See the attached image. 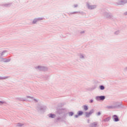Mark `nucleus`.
<instances>
[{
  "mask_svg": "<svg viewBox=\"0 0 127 127\" xmlns=\"http://www.w3.org/2000/svg\"><path fill=\"white\" fill-rule=\"evenodd\" d=\"M94 113V111L91 110L89 112H86L85 113V116L86 117H89L91 115H92Z\"/></svg>",
  "mask_w": 127,
  "mask_h": 127,
  "instance_id": "nucleus-1",
  "label": "nucleus"
},
{
  "mask_svg": "<svg viewBox=\"0 0 127 127\" xmlns=\"http://www.w3.org/2000/svg\"><path fill=\"white\" fill-rule=\"evenodd\" d=\"M105 96H98L96 99L98 101H99L100 100L101 101H104V99H105Z\"/></svg>",
  "mask_w": 127,
  "mask_h": 127,
  "instance_id": "nucleus-2",
  "label": "nucleus"
},
{
  "mask_svg": "<svg viewBox=\"0 0 127 127\" xmlns=\"http://www.w3.org/2000/svg\"><path fill=\"white\" fill-rule=\"evenodd\" d=\"M83 112L82 111H78V115L75 116V118H78V116H82L83 115Z\"/></svg>",
  "mask_w": 127,
  "mask_h": 127,
  "instance_id": "nucleus-3",
  "label": "nucleus"
},
{
  "mask_svg": "<svg viewBox=\"0 0 127 127\" xmlns=\"http://www.w3.org/2000/svg\"><path fill=\"white\" fill-rule=\"evenodd\" d=\"M113 119L115 122H119V118H118V116L114 115L113 116Z\"/></svg>",
  "mask_w": 127,
  "mask_h": 127,
  "instance_id": "nucleus-4",
  "label": "nucleus"
},
{
  "mask_svg": "<svg viewBox=\"0 0 127 127\" xmlns=\"http://www.w3.org/2000/svg\"><path fill=\"white\" fill-rule=\"evenodd\" d=\"M84 111H87L88 107L86 105L83 106Z\"/></svg>",
  "mask_w": 127,
  "mask_h": 127,
  "instance_id": "nucleus-5",
  "label": "nucleus"
},
{
  "mask_svg": "<svg viewBox=\"0 0 127 127\" xmlns=\"http://www.w3.org/2000/svg\"><path fill=\"white\" fill-rule=\"evenodd\" d=\"M103 121L104 122H109V121H110V118H107L105 120H104Z\"/></svg>",
  "mask_w": 127,
  "mask_h": 127,
  "instance_id": "nucleus-6",
  "label": "nucleus"
},
{
  "mask_svg": "<svg viewBox=\"0 0 127 127\" xmlns=\"http://www.w3.org/2000/svg\"><path fill=\"white\" fill-rule=\"evenodd\" d=\"M49 117L50 118H55V115L51 114Z\"/></svg>",
  "mask_w": 127,
  "mask_h": 127,
  "instance_id": "nucleus-7",
  "label": "nucleus"
},
{
  "mask_svg": "<svg viewBox=\"0 0 127 127\" xmlns=\"http://www.w3.org/2000/svg\"><path fill=\"white\" fill-rule=\"evenodd\" d=\"M100 88L101 90H104V89H105V87L103 85L100 86Z\"/></svg>",
  "mask_w": 127,
  "mask_h": 127,
  "instance_id": "nucleus-8",
  "label": "nucleus"
},
{
  "mask_svg": "<svg viewBox=\"0 0 127 127\" xmlns=\"http://www.w3.org/2000/svg\"><path fill=\"white\" fill-rule=\"evenodd\" d=\"M73 115H74V113H73V112H70L69 113V116H73Z\"/></svg>",
  "mask_w": 127,
  "mask_h": 127,
  "instance_id": "nucleus-9",
  "label": "nucleus"
},
{
  "mask_svg": "<svg viewBox=\"0 0 127 127\" xmlns=\"http://www.w3.org/2000/svg\"><path fill=\"white\" fill-rule=\"evenodd\" d=\"M108 109H113V107L112 106H107Z\"/></svg>",
  "mask_w": 127,
  "mask_h": 127,
  "instance_id": "nucleus-10",
  "label": "nucleus"
},
{
  "mask_svg": "<svg viewBox=\"0 0 127 127\" xmlns=\"http://www.w3.org/2000/svg\"><path fill=\"white\" fill-rule=\"evenodd\" d=\"M97 115L98 116H100V115H101V112H98Z\"/></svg>",
  "mask_w": 127,
  "mask_h": 127,
  "instance_id": "nucleus-11",
  "label": "nucleus"
},
{
  "mask_svg": "<svg viewBox=\"0 0 127 127\" xmlns=\"http://www.w3.org/2000/svg\"><path fill=\"white\" fill-rule=\"evenodd\" d=\"M91 103H93V100H91Z\"/></svg>",
  "mask_w": 127,
  "mask_h": 127,
  "instance_id": "nucleus-12",
  "label": "nucleus"
},
{
  "mask_svg": "<svg viewBox=\"0 0 127 127\" xmlns=\"http://www.w3.org/2000/svg\"><path fill=\"white\" fill-rule=\"evenodd\" d=\"M33 23H35V22L34 21L33 22Z\"/></svg>",
  "mask_w": 127,
  "mask_h": 127,
  "instance_id": "nucleus-13",
  "label": "nucleus"
}]
</instances>
